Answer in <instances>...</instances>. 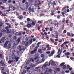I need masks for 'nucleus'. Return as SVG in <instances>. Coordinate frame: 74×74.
Listing matches in <instances>:
<instances>
[{"label":"nucleus","instance_id":"f257e3e1","mask_svg":"<svg viewBox=\"0 0 74 74\" xmlns=\"http://www.w3.org/2000/svg\"><path fill=\"white\" fill-rule=\"evenodd\" d=\"M13 52L14 53L10 54L9 58L10 59H15L17 62L18 61V60L19 59V57H15L19 56V52L18 51H16L15 50H13Z\"/></svg>","mask_w":74,"mask_h":74},{"label":"nucleus","instance_id":"f03ea898","mask_svg":"<svg viewBox=\"0 0 74 74\" xmlns=\"http://www.w3.org/2000/svg\"><path fill=\"white\" fill-rule=\"evenodd\" d=\"M20 40H21L20 39L18 38V39L17 40H16L14 42L13 44V46L12 47V49H15L16 48V45H17L18 44H19Z\"/></svg>","mask_w":74,"mask_h":74},{"label":"nucleus","instance_id":"7ed1b4c3","mask_svg":"<svg viewBox=\"0 0 74 74\" xmlns=\"http://www.w3.org/2000/svg\"><path fill=\"white\" fill-rule=\"evenodd\" d=\"M41 4V3L40 2V1L39 0H36L35 1V2L34 3V5L35 7H37V5H40Z\"/></svg>","mask_w":74,"mask_h":74},{"label":"nucleus","instance_id":"20e7f679","mask_svg":"<svg viewBox=\"0 0 74 74\" xmlns=\"http://www.w3.org/2000/svg\"><path fill=\"white\" fill-rule=\"evenodd\" d=\"M2 41L4 43L6 42L8 40V37H3L1 39Z\"/></svg>","mask_w":74,"mask_h":74},{"label":"nucleus","instance_id":"39448f33","mask_svg":"<svg viewBox=\"0 0 74 74\" xmlns=\"http://www.w3.org/2000/svg\"><path fill=\"white\" fill-rule=\"evenodd\" d=\"M65 64L64 62L60 64V67H62L64 70H66V68L67 69V66L66 67V66L64 65Z\"/></svg>","mask_w":74,"mask_h":74},{"label":"nucleus","instance_id":"423d86ee","mask_svg":"<svg viewBox=\"0 0 74 74\" xmlns=\"http://www.w3.org/2000/svg\"><path fill=\"white\" fill-rule=\"evenodd\" d=\"M32 42H33V39H31L30 41H27L25 43V46L26 47H27L29 44H31L32 43Z\"/></svg>","mask_w":74,"mask_h":74},{"label":"nucleus","instance_id":"0eeeda50","mask_svg":"<svg viewBox=\"0 0 74 74\" xmlns=\"http://www.w3.org/2000/svg\"><path fill=\"white\" fill-rule=\"evenodd\" d=\"M22 48L23 51L25 50V47L19 46L18 47V49L20 51H21L22 50Z\"/></svg>","mask_w":74,"mask_h":74},{"label":"nucleus","instance_id":"6e6552de","mask_svg":"<svg viewBox=\"0 0 74 74\" xmlns=\"http://www.w3.org/2000/svg\"><path fill=\"white\" fill-rule=\"evenodd\" d=\"M55 62L52 61V60H51L49 62V66H50V64H51L52 66H54V65H55Z\"/></svg>","mask_w":74,"mask_h":74},{"label":"nucleus","instance_id":"1a4fd4ad","mask_svg":"<svg viewBox=\"0 0 74 74\" xmlns=\"http://www.w3.org/2000/svg\"><path fill=\"white\" fill-rule=\"evenodd\" d=\"M5 30L4 29H3L2 30L1 32L0 33V37H1L2 35H4V32Z\"/></svg>","mask_w":74,"mask_h":74},{"label":"nucleus","instance_id":"9d476101","mask_svg":"<svg viewBox=\"0 0 74 74\" xmlns=\"http://www.w3.org/2000/svg\"><path fill=\"white\" fill-rule=\"evenodd\" d=\"M40 69H41V67H38L36 68V70L37 71V72H38V73H40L41 71Z\"/></svg>","mask_w":74,"mask_h":74},{"label":"nucleus","instance_id":"9b49d317","mask_svg":"<svg viewBox=\"0 0 74 74\" xmlns=\"http://www.w3.org/2000/svg\"><path fill=\"white\" fill-rule=\"evenodd\" d=\"M27 21H25L26 23H27V24L29 23H30V22L31 21V19L29 18H28L27 19Z\"/></svg>","mask_w":74,"mask_h":74},{"label":"nucleus","instance_id":"f8f14e48","mask_svg":"<svg viewBox=\"0 0 74 74\" xmlns=\"http://www.w3.org/2000/svg\"><path fill=\"white\" fill-rule=\"evenodd\" d=\"M37 49H35L34 50L32 51L31 52V54H34V53H36V51H37Z\"/></svg>","mask_w":74,"mask_h":74},{"label":"nucleus","instance_id":"ddd939ff","mask_svg":"<svg viewBox=\"0 0 74 74\" xmlns=\"http://www.w3.org/2000/svg\"><path fill=\"white\" fill-rule=\"evenodd\" d=\"M54 53H55V51H52L51 53L49 55V57H51V56H52Z\"/></svg>","mask_w":74,"mask_h":74},{"label":"nucleus","instance_id":"4468645a","mask_svg":"<svg viewBox=\"0 0 74 74\" xmlns=\"http://www.w3.org/2000/svg\"><path fill=\"white\" fill-rule=\"evenodd\" d=\"M53 70L51 69H49V71L48 72V74H54V73H51Z\"/></svg>","mask_w":74,"mask_h":74},{"label":"nucleus","instance_id":"2eb2a0df","mask_svg":"<svg viewBox=\"0 0 74 74\" xmlns=\"http://www.w3.org/2000/svg\"><path fill=\"white\" fill-rule=\"evenodd\" d=\"M9 42V41H7L4 44V47H7V44H8Z\"/></svg>","mask_w":74,"mask_h":74},{"label":"nucleus","instance_id":"dca6fc26","mask_svg":"<svg viewBox=\"0 0 74 74\" xmlns=\"http://www.w3.org/2000/svg\"><path fill=\"white\" fill-rule=\"evenodd\" d=\"M30 12H34V10L33 9H32L31 8V7H30L29 9L28 10Z\"/></svg>","mask_w":74,"mask_h":74},{"label":"nucleus","instance_id":"f3484780","mask_svg":"<svg viewBox=\"0 0 74 74\" xmlns=\"http://www.w3.org/2000/svg\"><path fill=\"white\" fill-rule=\"evenodd\" d=\"M7 47L8 49H9V48H11V43H9L8 44L7 46Z\"/></svg>","mask_w":74,"mask_h":74},{"label":"nucleus","instance_id":"a211bd4d","mask_svg":"<svg viewBox=\"0 0 74 74\" xmlns=\"http://www.w3.org/2000/svg\"><path fill=\"white\" fill-rule=\"evenodd\" d=\"M42 50L45 51L46 50V46L45 45H43L42 47Z\"/></svg>","mask_w":74,"mask_h":74},{"label":"nucleus","instance_id":"6ab92c4d","mask_svg":"<svg viewBox=\"0 0 74 74\" xmlns=\"http://www.w3.org/2000/svg\"><path fill=\"white\" fill-rule=\"evenodd\" d=\"M38 52L40 53H42V49H38Z\"/></svg>","mask_w":74,"mask_h":74},{"label":"nucleus","instance_id":"aec40b11","mask_svg":"<svg viewBox=\"0 0 74 74\" xmlns=\"http://www.w3.org/2000/svg\"><path fill=\"white\" fill-rule=\"evenodd\" d=\"M67 69H69L70 71H71L73 69L72 68H70V66L69 65H67Z\"/></svg>","mask_w":74,"mask_h":74},{"label":"nucleus","instance_id":"412c9836","mask_svg":"<svg viewBox=\"0 0 74 74\" xmlns=\"http://www.w3.org/2000/svg\"><path fill=\"white\" fill-rule=\"evenodd\" d=\"M35 62H38V61L39 60V59H38V58L37 57H36L35 58Z\"/></svg>","mask_w":74,"mask_h":74},{"label":"nucleus","instance_id":"4be33fe9","mask_svg":"<svg viewBox=\"0 0 74 74\" xmlns=\"http://www.w3.org/2000/svg\"><path fill=\"white\" fill-rule=\"evenodd\" d=\"M19 17V19L21 21H22L23 19V17L22 16H20Z\"/></svg>","mask_w":74,"mask_h":74},{"label":"nucleus","instance_id":"5701e85b","mask_svg":"<svg viewBox=\"0 0 74 74\" xmlns=\"http://www.w3.org/2000/svg\"><path fill=\"white\" fill-rule=\"evenodd\" d=\"M0 64H1L2 66H3L5 65L4 63L3 62V61H1V62H0Z\"/></svg>","mask_w":74,"mask_h":74},{"label":"nucleus","instance_id":"b1692460","mask_svg":"<svg viewBox=\"0 0 74 74\" xmlns=\"http://www.w3.org/2000/svg\"><path fill=\"white\" fill-rule=\"evenodd\" d=\"M45 61V59L44 58H43L42 59V61L41 62H39V63H41L42 62H44Z\"/></svg>","mask_w":74,"mask_h":74},{"label":"nucleus","instance_id":"393cba45","mask_svg":"<svg viewBox=\"0 0 74 74\" xmlns=\"http://www.w3.org/2000/svg\"><path fill=\"white\" fill-rule=\"evenodd\" d=\"M27 27L28 29H29L30 27H32V25L30 24H28L27 25Z\"/></svg>","mask_w":74,"mask_h":74},{"label":"nucleus","instance_id":"a878e982","mask_svg":"<svg viewBox=\"0 0 74 74\" xmlns=\"http://www.w3.org/2000/svg\"><path fill=\"white\" fill-rule=\"evenodd\" d=\"M56 5V4L55 3V2H53L52 4V5H53V7H54V5Z\"/></svg>","mask_w":74,"mask_h":74},{"label":"nucleus","instance_id":"bb28decb","mask_svg":"<svg viewBox=\"0 0 74 74\" xmlns=\"http://www.w3.org/2000/svg\"><path fill=\"white\" fill-rule=\"evenodd\" d=\"M46 67H47L46 64H44L42 67V69H43V68H45Z\"/></svg>","mask_w":74,"mask_h":74},{"label":"nucleus","instance_id":"cd10ccee","mask_svg":"<svg viewBox=\"0 0 74 74\" xmlns=\"http://www.w3.org/2000/svg\"><path fill=\"white\" fill-rule=\"evenodd\" d=\"M1 23H0V32L1 30V25H2V23L1 22H0Z\"/></svg>","mask_w":74,"mask_h":74},{"label":"nucleus","instance_id":"c85d7f7f","mask_svg":"<svg viewBox=\"0 0 74 74\" xmlns=\"http://www.w3.org/2000/svg\"><path fill=\"white\" fill-rule=\"evenodd\" d=\"M29 38H25V40L26 41H29Z\"/></svg>","mask_w":74,"mask_h":74},{"label":"nucleus","instance_id":"c756f323","mask_svg":"<svg viewBox=\"0 0 74 74\" xmlns=\"http://www.w3.org/2000/svg\"><path fill=\"white\" fill-rule=\"evenodd\" d=\"M65 55H66V56H69V55H70V53L69 52L66 53L65 54Z\"/></svg>","mask_w":74,"mask_h":74},{"label":"nucleus","instance_id":"7c9ffc66","mask_svg":"<svg viewBox=\"0 0 74 74\" xmlns=\"http://www.w3.org/2000/svg\"><path fill=\"white\" fill-rule=\"evenodd\" d=\"M67 35L69 37H70L71 36V34L70 32H67Z\"/></svg>","mask_w":74,"mask_h":74},{"label":"nucleus","instance_id":"2f4dec72","mask_svg":"<svg viewBox=\"0 0 74 74\" xmlns=\"http://www.w3.org/2000/svg\"><path fill=\"white\" fill-rule=\"evenodd\" d=\"M5 32L7 33H10V31L8 29L6 30Z\"/></svg>","mask_w":74,"mask_h":74},{"label":"nucleus","instance_id":"473e14b6","mask_svg":"<svg viewBox=\"0 0 74 74\" xmlns=\"http://www.w3.org/2000/svg\"><path fill=\"white\" fill-rule=\"evenodd\" d=\"M45 64L47 67V66H48V65L49 64L48 63V62H45Z\"/></svg>","mask_w":74,"mask_h":74},{"label":"nucleus","instance_id":"72a5a7b5","mask_svg":"<svg viewBox=\"0 0 74 74\" xmlns=\"http://www.w3.org/2000/svg\"><path fill=\"white\" fill-rule=\"evenodd\" d=\"M66 43L65 42H64V43L63 44H62V46H61V47H64V45H66Z\"/></svg>","mask_w":74,"mask_h":74},{"label":"nucleus","instance_id":"f704fd0d","mask_svg":"<svg viewBox=\"0 0 74 74\" xmlns=\"http://www.w3.org/2000/svg\"><path fill=\"white\" fill-rule=\"evenodd\" d=\"M51 49V47H49L47 49V51H50Z\"/></svg>","mask_w":74,"mask_h":74},{"label":"nucleus","instance_id":"c9c22d12","mask_svg":"<svg viewBox=\"0 0 74 74\" xmlns=\"http://www.w3.org/2000/svg\"><path fill=\"white\" fill-rule=\"evenodd\" d=\"M36 25V24L34 22H32V25L33 26V25Z\"/></svg>","mask_w":74,"mask_h":74},{"label":"nucleus","instance_id":"e433bc0d","mask_svg":"<svg viewBox=\"0 0 74 74\" xmlns=\"http://www.w3.org/2000/svg\"><path fill=\"white\" fill-rule=\"evenodd\" d=\"M30 62H34V60L33 58H31L30 59Z\"/></svg>","mask_w":74,"mask_h":74},{"label":"nucleus","instance_id":"4c0bfd02","mask_svg":"<svg viewBox=\"0 0 74 74\" xmlns=\"http://www.w3.org/2000/svg\"><path fill=\"white\" fill-rule=\"evenodd\" d=\"M12 62H13V61L9 60L8 61V63L10 64V63H12Z\"/></svg>","mask_w":74,"mask_h":74},{"label":"nucleus","instance_id":"58836bf2","mask_svg":"<svg viewBox=\"0 0 74 74\" xmlns=\"http://www.w3.org/2000/svg\"><path fill=\"white\" fill-rule=\"evenodd\" d=\"M37 46L35 48V49H37V48H38L39 47V45H36Z\"/></svg>","mask_w":74,"mask_h":74},{"label":"nucleus","instance_id":"ea45409f","mask_svg":"<svg viewBox=\"0 0 74 74\" xmlns=\"http://www.w3.org/2000/svg\"><path fill=\"white\" fill-rule=\"evenodd\" d=\"M60 53L57 56V57L58 58H60Z\"/></svg>","mask_w":74,"mask_h":74},{"label":"nucleus","instance_id":"a19ab883","mask_svg":"<svg viewBox=\"0 0 74 74\" xmlns=\"http://www.w3.org/2000/svg\"><path fill=\"white\" fill-rule=\"evenodd\" d=\"M41 58H44L45 57L44 55L43 54H42L41 55Z\"/></svg>","mask_w":74,"mask_h":74},{"label":"nucleus","instance_id":"79ce46f5","mask_svg":"<svg viewBox=\"0 0 74 74\" xmlns=\"http://www.w3.org/2000/svg\"><path fill=\"white\" fill-rule=\"evenodd\" d=\"M41 44V42H39L36 45H40Z\"/></svg>","mask_w":74,"mask_h":74},{"label":"nucleus","instance_id":"37998d69","mask_svg":"<svg viewBox=\"0 0 74 74\" xmlns=\"http://www.w3.org/2000/svg\"><path fill=\"white\" fill-rule=\"evenodd\" d=\"M50 29H49V31H52V29H53V27H50Z\"/></svg>","mask_w":74,"mask_h":74},{"label":"nucleus","instance_id":"c03bdc74","mask_svg":"<svg viewBox=\"0 0 74 74\" xmlns=\"http://www.w3.org/2000/svg\"><path fill=\"white\" fill-rule=\"evenodd\" d=\"M26 12H24L23 13V15H26Z\"/></svg>","mask_w":74,"mask_h":74},{"label":"nucleus","instance_id":"a18cd8bd","mask_svg":"<svg viewBox=\"0 0 74 74\" xmlns=\"http://www.w3.org/2000/svg\"><path fill=\"white\" fill-rule=\"evenodd\" d=\"M38 23H40V24H41V23H42V22L40 21H38Z\"/></svg>","mask_w":74,"mask_h":74},{"label":"nucleus","instance_id":"49530a36","mask_svg":"<svg viewBox=\"0 0 74 74\" xmlns=\"http://www.w3.org/2000/svg\"><path fill=\"white\" fill-rule=\"evenodd\" d=\"M35 56L36 57H38V54H36L35 55Z\"/></svg>","mask_w":74,"mask_h":74},{"label":"nucleus","instance_id":"de8ad7c7","mask_svg":"<svg viewBox=\"0 0 74 74\" xmlns=\"http://www.w3.org/2000/svg\"><path fill=\"white\" fill-rule=\"evenodd\" d=\"M29 62H30V61L29 60H28L26 62V64H29Z\"/></svg>","mask_w":74,"mask_h":74},{"label":"nucleus","instance_id":"09e8293b","mask_svg":"<svg viewBox=\"0 0 74 74\" xmlns=\"http://www.w3.org/2000/svg\"><path fill=\"white\" fill-rule=\"evenodd\" d=\"M1 8L2 10H4L5 9V7H4V6H2Z\"/></svg>","mask_w":74,"mask_h":74},{"label":"nucleus","instance_id":"8fccbe9b","mask_svg":"<svg viewBox=\"0 0 74 74\" xmlns=\"http://www.w3.org/2000/svg\"><path fill=\"white\" fill-rule=\"evenodd\" d=\"M1 70L3 71L4 70V68L3 67H2L1 68Z\"/></svg>","mask_w":74,"mask_h":74},{"label":"nucleus","instance_id":"3c124183","mask_svg":"<svg viewBox=\"0 0 74 74\" xmlns=\"http://www.w3.org/2000/svg\"><path fill=\"white\" fill-rule=\"evenodd\" d=\"M36 64H34L32 66V67H36Z\"/></svg>","mask_w":74,"mask_h":74},{"label":"nucleus","instance_id":"603ef678","mask_svg":"<svg viewBox=\"0 0 74 74\" xmlns=\"http://www.w3.org/2000/svg\"><path fill=\"white\" fill-rule=\"evenodd\" d=\"M69 18L70 19H71V18H72V16H71V15H69Z\"/></svg>","mask_w":74,"mask_h":74},{"label":"nucleus","instance_id":"864d4df0","mask_svg":"<svg viewBox=\"0 0 74 74\" xmlns=\"http://www.w3.org/2000/svg\"><path fill=\"white\" fill-rule=\"evenodd\" d=\"M62 15L63 16H64V12H62Z\"/></svg>","mask_w":74,"mask_h":74},{"label":"nucleus","instance_id":"5fc2aeb1","mask_svg":"<svg viewBox=\"0 0 74 74\" xmlns=\"http://www.w3.org/2000/svg\"><path fill=\"white\" fill-rule=\"evenodd\" d=\"M50 51H47V52H46V53H47V54H49V53H50Z\"/></svg>","mask_w":74,"mask_h":74},{"label":"nucleus","instance_id":"6e6d98bb","mask_svg":"<svg viewBox=\"0 0 74 74\" xmlns=\"http://www.w3.org/2000/svg\"><path fill=\"white\" fill-rule=\"evenodd\" d=\"M54 45H58V43L57 42H55L54 43Z\"/></svg>","mask_w":74,"mask_h":74},{"label":"nucleus","instance_id":"4d7b16f0","mask_svg":"<svg viewBox=\"0 0 74 74\" xmlns=\"http://www.w3.org/2000/svg\"><path fill=\"white\" fill-rule=\"evenodd\" d=\"M18 34H19L18 32H16L15 34V36H18Z\"/></svg>","mask_w":74,"mask_h":74},{"label":"nucleus","instance_id":"13d9d810","mask_svg":"<svg viewBox=\"0 0 74 74\" xmlns=\"http://www.w3.org/2000/svg\"><path fill=\"white\" fill-rule=\"evenodd\" d=\"M47 38H48V39H49V36H46Z\"/></svg>","mask_w":74,"mask_h":74},{"label":"nucleus","instance_id":"bf43d9fd","mask_svg":"<svg viewBox=\"0 0 74 74\" xmlns=\"http://www.w3.org/2000/svg\"><path fill=\"white\" fill-rule=\"evenodd\" d=\"M60 48L58 49V53H60Z\"/></svg>","mask_w":74,"mask_h":74},{"label":"nucleus","instance_id":"052dcab7","mask_svg":"<svg viewBox=\"0 0 74 74\" xmlns=\"http://www.w3.org/2000/svg\"><path fill=\"white\" fill-rule=\"evenodd\" d=\"M40 34H41V35L42 36H44V33H43L41 32L40 33Z\"/></svg>","mask_w":74,"mask_h":74},{"label":"nucleus","instance_id":"680f3d73","mask_svg":"<svg viewBox=\"0 0 74 74\" xmlns=\"http://www.w3.org/2000/svg\"><path fill=\"white\" fill-rule=\"evenodd\" d=\"M12 2V1H11V0H9V1H8V3H11Z\"/></svg>","mask_w":74,"mask_h":74},{"label":"nucleus","instance_id":"e2e57ef3","mask_svg":"<svg viewBox=\"0 0 74 74\" xmlns=\"http://www.w3.org/2000/svg\"><path fill=\"white\" fill-rule=\"evenodd\" d=\"M71 42H74V39L73 38H72L71 40Z\"/></svg>","mask_w":74,"mask_h":74},{"label":"nucleus","instance_id":"0e129e2a","mask_svg":"<svg viewBox=\"0 0 74 74\" xmlns=\"http://www.w3.org/2000/svg\"><path fill=\"white\" fill-rule=\"evenodd\" d=\"M57 18L58 19H60V16H57Z\"/></svg>","mask_w":74,"mask_h":74},{"label":"nucleus","instance_id":"69168bd1","mask_svg":"<svg viewBox=\"0 0 74 74\" xmlns=\"http://www.w3.org/2000/svg\"><path fill=\"white\" fill-rule=\"evenodd\" d=\"M25 2H26V1L25 0H23L22 1V3H24Z\"/></svg>","mask_w":74,"mask_h":74},{"label":"nucleus","instance_id":"338daca9","mask_svg":"<svg viewBox=\"0 0 74 74\" xmlns=\"http://www.w3.org/2000/svg\"><path fill=\"white\" fill-rule=\"evenodd\" d=\"M64 24H63L62 25V29H64Z\"/></svg>","mask_w":74,"mask_h":74},{"label":"nucleus","instance_id":"774afa93","mask_svg":"<svg viewBox=\"0 0 74 74\" xmlns=\"http://www.w3.org/2000/svg\"><path fill=\"white\" fill-rule=\"evenodd\" d=\"M63 33H66V30H64V31Z\"/></svg>","mask_w":74,"mask_h":74}]
</instances>
